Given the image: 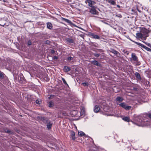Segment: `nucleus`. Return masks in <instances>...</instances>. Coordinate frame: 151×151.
Listing matches in <instances>:
<instances>
[{"mask_svg":"<svg viewBox=\"0 0 151 151\" xmlns=\"http://www.w3.org/2000/svg\"><path fill=\"white\" fill-rule=\"evenodd\" d=\"M58 58V57L57 56H54L53 58V59H54V60H57V59Z\"/></svg>","mask_w":151,"mask_h":151,"instance_id":"nucleus-33","label":"nucleus"},{"mask_svg":"<svg viewBox=\"0 0 151 151\" xmlns=\"http://www.w3.org/2000/svg\"><path fill=\"white\" fill-rule=\"evenodd\" d=\"M134 43H135L136 44H137V45H139L140 46H141V47H142L143 48H144V46H145V45H144L140 43H139V42H134Z\"/></svg>","mask_w":151,"mask_h":151,"instance_id":"nucleus-22","label":"nucleus"},{"mask_svg":"<svg viewBox=\"0 0 151 151\" xmlns=\"http://www.w3.org/2000/svg\"><path fill=\"white\" fill-rule=\"evenodd\" d=\"M90 12L92 14H96V11L94 9L92 8L90 10Z\"/></svg>","mask_w":151,"mask_h":151,"instance_id":"nucleus-16","label":"nucleus"},{"mask_svg":"<svg viewBox=\"0 0 151 151\" xmlns=\"http://www.w3.org/2000/svg\"><path fill=\"white\" fill-rule=\"evenodd\" d=\"M87 3L88 4V5L90 6L91 7H93L94 6H93V5L95 4L96 3L95 2L93 1H92L91 0H87Z\"/></svg>","mask_w":151,"mask_h":151,"instance_id":"nucleus-7","label":"nucleus"},{"mask_svg":"<svg viewBox=\"0 0 151 151\" xmlns=\"http://www.w3.org/2000/svg\"><path fill=\"white\" fill-rule=\"evenodd\" d=\"M100 107L98 105H96L94 108V111L96 113H97L101 111Z\"/></svg>","mask_w":151,"mask_h":151,"instance_id":"nucleus-8","label":"nucleus"},{"mask_svg":"<svg viewBox=\"0 0 151 151\" xmlns=\"http://www.w3.org/2000/svg\"><path fill=\"white\" fill-rule=\"evenodd\" d=\"M80 116L83 117L84 116L85 114V108L83 107H81V112H80Z\"/></svg>","mask_w":151,"mask_h":151,"instance_id":"nucleus-9","label":"nucleus"},{"mask_svg":"<svg viewBox=\"0 0 151 151\" xmlns=\"http://www.w3.org/2000/svg\"><path fill=\"white\" fill-rule=\"evenodd\" d=\"M47 28L49 29H52L53 27L52 24L50 22H47Z\"/></svg>","mask_w":151,"mask_h":151,"instance_id":"nucleus-10","label":"nucleus"},{"mask_svg":"<svg viewBox=\"0 0 151 151\" xmlns=\"http://www.w3.org/2000/svg\"><path fill=\"white\" fill-rule=\"evenodd\" d=\"M149 116L150 118H151V114H149Z\"/></svg>","mask_w":151,"mask_h":151,"instance_id":"nucleus-35","label":"nucleus"},{"mask_svg":"<svg viewBox=\"0 0 151 151\" xmlns=\"http://www.w3.org/2000/svg\"><path fill=\"white\" fill-rule=\"evenodd\" d=\"M71 137L72 138L73 140H75V133L73 131H71Z\"/></svg>","mask_w":151,"mask_h":151,"instance_id":"nucleus-11","label":"nucleus"},{"mask_svg":"<svg viewBox=\"0 0 151 151\" xmlns=\"http://www.w3.org/2000/svg\"><path fill=\"white\" fill-rule=\"evenodd\" d=\"M52 125V124L49 123L47 124V127L48 129H50L51 128Z\"/></svg>","mask_w":151,"mask_h":151,"instance_id":"nucleus-24","label":"nucleus"},{"mask_svg":"<svg viewBox=\"0 0 151 151\" xmlns=\"http://www.w3.org/2000/svg\"><path fill=\"white\" fill-rule=\"evenodd\" d=\"M70 70V68L68 66H65L64 68V70L65 72H68Z\"/></svg>","mask_w":151,"mask_h":151,"instance_id":"nucleus-14","label":"nucleus"},{"mask_svg":"<svg viewBox=\"0 0 151 151\" xmlns=\"http://www.w3.org/2000/svg\"><path fill=\"white\" fill-rule=\"evenodd\" d=\"M117 6L119 8L120 7V6L119 5H117Z\"/></svg>","mask_w":151,"mask_h":151,"instance_id":"nucleus-37","label":"nucleus"},{"mask_svg":"<svg viewBox=\"0 0 151 151\" xmlns=\"http://www.w3.org/2000/svg\"><path fill=\"white\" fill-rule=\"evenodd\" d=\"M4 74L0 71V78L1 79L3 78L4 77Z\"/></svg>","mask_w":151,"mask_h":151,"instance_id":"nucleus-20","label":"nucleus"},{"mask_svg":"<svg viewBox=\"0 0 151 151\" xmlns=\"http://www.w3.org/2000/svg\"><path fill=\"white\" fill-rule=\"evenodd\" d=\"M62 20L63 21H65V22L69 23L70 24H71L72 23V22L70 21L68 19H65V18L62 17Z\"/></svg>","mask_w":151,"mask_h":151,"instance_id":"nucleus-12","label":"nucleus"},{"mask_svg":"<svg viewBox=\"0 0 151 151\" xmlns=\"http://www.w3.org/2000/svg\"><path fill=\"white\" fill-rule=\"evenodd\" d=\"M73 58V57H69L68 58V60H72V59Z\"/></svg>","mask_w":151,"mask_h":151,"instance_id":"nucleus-31","label":"nucleus"},{"mask_svg":"<svg viewBox=\"0 0 151 151\" xmlns=\"http://www.w3.org/2000/svg\"><path fill=\"white\" fill-rule=\"evenodd\" d=\"M92 63L95 65L99 66L100 64L96 60H94L92 61Z\"/></svg>","mask_w":151,"mask_h":151,"instance_id":"nucleus-19","label":"nucleus"},{"mask_svg":"<svg viewBox=\"0 0 151 151\" xmlns=\"http://www.w3.org/2000/svg\"><path fill=\"white\" fill-rule=\"evenodd\" d=\"M28 45H30L31 44V42L30 41H28L27 43Z\"/></svg>","mask_w":151,"mask_h":151,"instance_id":"nucleus-32","label":"nucleus"},{"mask_svg":"<svg viewBox=\"0 0 151 151\" xmlns=\"http://www.w3.org/2000/svg\"><path fill=\"white\" fill-rule=\"evenodd\" d=\"M53 105V103L52 102H50L49 103V106L50 107H51Z\"/></svg>","mask_w":151,"mask_h":151,"instance_id":"nucleus-29","label":"nucleus"},{"mask_svg":"<svg viewBox=\"0 0 151 151\" xmlns=\"http://www.w3.org/2000/svg\"><path fill=\"white\" fill-rule=\"evenodd\" d=\"M116 100L117 101H122L123 100V99L121 97H118L116 98Z\"/></svg>","mask_w":151,"mask_h":151,"instance_id":"nucleus-21","label":"nucleus"},{"mask_svg":"<svg viewBox=\"0 0 151 151\" xmlns=\"http://www.w3.org/2000/svg\"><path fill=\"white\" fill-rule=\"evenodd\" d=\"M143 48H145V49L146 50H147L148 51H151V49H150V48H149L148 47H147L145 46H144V47Z\"/></svg>","mask_w":151,"mask_h":151,"instance_id":"nucleus-25","label":"nucleus"},{"mask_svg":"<svg viewBox=\"0 0 151 151\" xmlns=\"http://www.w3.org/2000/svg\"><path fill=\"white\" fill-rule=\"evenodd\" d=\"M119 105L126 110H129L131 108V106L127 105L124 103H122L120 104Z\"/></svg>","mask_w":151,"mask_h":151,"instance_id":"nucleus-5","label":"nucleus"},{"mask_svg":"<svg viewBox=\"0 0 151 151\" xmlns=\"http://www.w3.org/2000/svg\"><path fill=\"white\" fill-rule=\"evenodd\" d=\"M92 35L93 37L95 39H99V37L97 35H94V34H92Z\"/></svg>","mask_w":151,"mask_h":151,"instance_id":"nucleus-26","label":"nucleus"},{"mask_svg":"<svg viewBox=\"0 0 151 151\" xmlns=\"http://www.w3.org/2000/svg\"><path fill=\"white\" fill-rule=\"evenodd\" d=\"M62 80L63 83H64V84L66 85H67V86H68V84L67 83L65 79L63 78H62Z\"/></svg>","mask_w":151,"mask_h":151,"instance_id":"nucleus-23","label":"nucleus"},{"mask_svg":"<svg viewBox=\"0 0 151 151\" xmlns=\"http://www.w3.org/2000/svg\"><path fill=\"white\" fill-rule=\"evenodd\" d=\"M100 112L101 113V114H103L104 113H103V112H101V111H100Z\"/></svg>","mask_w":151,"mask_h":151,"instance_id":"nucleus-36","label":"nucleus"},{"mask_svg":"<svg viewBox=\"0 0 151 151\" xmlns=\"http://www.w3.org/2000/svg\"><path fill=\"white\" fill-rule=\"evenodd\" d=\"M109 3H110L111 4L113 5H115L116 3L115 1L113 0H106Z\"/></svg>","mask_w":151,"mask_h":151,"instance_id":"nucleus-13","label":"nucleus"},{"mask_svg":"<svg viewBox=\"0 0 151 151\" xmlns=\"http://www.w3.org/2000/svg\"><path fill=\"white\" fill-rule=\"evenodd\" d=\"M135 76H136V77H137V78H140V76L139 75V74L138 73H135Z\"/></svg>","mask_w":151,"mask_h":151,"instance_id":"nucleus-28","label":"nucleus"},{"mask_svg":"<svg viewBox=\"0 0 151 151\" xmlns=\"http://www.w3.org/2000/svg\"><path fill=\"white\" fill-rule=\"evenodd\" d=\"M137 121L138 122V125L139 126L143 127L149 125V122L147 121H146L147 122H146V121L142 122L140 119H139V121L137 120Z\"/></svg>","mask_w":151,"mask_h":151,"instance_id":"nucleus-1","label":"nucleus"},{"mask_svg":"<svg viewBox=\"0 0 151 151\" xmlns=\"http://www.w3.org/2000/svg\"><path fill=\"white\" fill-rule=\"evenodd\" d=\"M150 32V31L149 30L147 29H146L144 28L142 29L141 32L143 34L144 36L146 37H146L149 36V35H148V34Z\"/></svg>","mask_w":151,"mask_h":151,"instance_id":"nucleus-2","label":"nucleus"},{"mask_svg":"<svg viewBox=\"0 0 151 151\" xmlns=\"http://www.w3.org/2000/svg\"><path fill=\"white\" fill-rule=\"evenodd\" d=\"M130 61L132 63H135L138 60L137 57L134 53L132 54V57L130 58Z\"/></svg>","mask_w":151,"mask_h":151,"instance_id":"nucleus-3","label":"nucleus"},{"mask_svg":"<svg viewBox=\"0 0 151 151\" xmlns=\"http://www.w3.org/2000/svg\"><path fill=\"white\" fill-rule=\"evenodd\" d=\"M51 52L53 54L55 52V51L53 50H51Z\"/></svg>","mask_w":151,"mask_h":151,"instance_id":"nucleus-34","label":"nucleus"},{"mask_svg":"<svg viewBox=\"0 0 151 151\" xmlns=\"http://www.w3.org/2000/svg\"><path fill=\"white\" fill-rule=\"evenodd\" d=\"M111 52L114 54L117 55L118 56H119V52L115 50H112Z\"/></svg>","mask_w":151,"mask_h":151,"instance_id":"nucleus-17","label":"nucleus"},{"mask_svg":"<svg viewBox=\"0 0 151 151\" xmlns=\"http://www.w3.org/2000/svg\"><path fill=\"white\" fill-rule=\"evenodd\" d=\"M70 114L73 116L80 117V112L77 110H73L70 112Z\"/></svg>","mask_w":151,"mask_h":151,"instance_id":"nucleus-4","label":"nucleus"},{"mask_svg":"<svg viewBox=\"0 0 151 151\" xmlns=\"http://www.w3.org/2000/svg\"><path fill=\"white\" fill-rule=\"evenodd\" d=\"M84 133L82 131L78 132V135L80 136H85Z\"/></svg>","mask_w":151,"mask_h":151,"instance_id":"nucleus-15","label":"nucleus"},{"mask_svg":"<svg viewBox=\"0 0 151 151\" xmlns=\"http://www.w3.org/2000/svg\"><path fill=\"white\" fill-rule=\"evenodd\" d=\"M122 119L126 122H129L130 121V119L129 117H123L122 118Z\"/></svg>","mask_w":151,"mask_h":151,"instance_id":"nucleus-18","label":"nucleus"},{"mask_svg":"<svg viewBox=\"0 0 151 151\" xmlns=\"http://www.w3.org/2000/svg\"><path fill=\"white\" fill-rule=\"evenodd\" d=\"M36 104H40L41 102V101L38 100H37L36 101Z\"/></svg>","mask_w":151,"mask_h":151,"instance_id":"nucleus-30","label":"nucleus"},{"mask_svg":"<svg viewBox=\"0 0 151 151\" xmlns=\"http://www.w3.org/2000/svg\"><path fill=\"white\" fill-rule=\"evenodd\" d=\"M82 84L84 86H87L88 85V83L87 82H84L82 83Z\"/></svg>","mask_w":151,"mask_h":151,"instance_id":"nucleus-27","label":"nucleus"},{"mask_svg":"<svg viewBox=\"0 0 151 151\" xmlns=\"http://www.w3.org/2000/svg\"><path fill=\"white\" fill-rule=\"evenodd\" d=\"M136 37L137 38H141L144 40H146V37L144 36L143 34L141 32L140 33H138L136 34Z\"/></svg>","mask_w":151,"mask_h":151,"instance_id":"nucleus-6","label":"nucleus"}]
</instances>
